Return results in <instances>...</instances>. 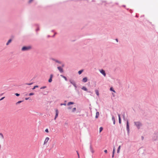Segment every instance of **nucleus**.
<instances>
[{"mask_svg":"<svg viewBox=\"0 0 158 158\" xmlns=\"http://www.w3.org/2000/svg\"><path fill=\"white\" fill-rule=\"evenodd\" d=\"M112 120L113 121V124H115V117H114V116L112 115Z\"/></svg>","mask_w":158,"mask_h":158,"instance_id":"14","label":"nucleus"},{"mask_svg":"<svg viewBox=\"0 0 158 158\" xmlns=\"http://www.w3.org/2000/svg\"><path fill=\"white\" fill-rule=\"evenodd\" d=\"M11 41H12V40L11 39L9 40L8 41L6 44V45H8L9 44L11 43Z\"/></svg>","mask_w":158,"mask_h":158,"instance_id":"19","label":"nucleus"},{"mask_svg":"<svg viewBox=\"0 0 158 158\" xmlns=\"http://www.w3.org/2000/svg\"><path fill=\"white\" fill-rule=\"evenodd\" d=\"M118 120H119V123H121V119L120 117V115L119 114H118Z\"/></svg>","mask_w":158,"mask_h":158,"instance_id":"20","label":"nucleus"},{"mask_svg":"<svg viewBox=\"0 0 158 158\" xmlns=\"http://www.w3.org/2000/svg\"><path fill=\"white\" fill-rule=\"evenodd\" d=\"M120 148H121V146L119 145L118 146V148L117 149V152L118 153H119L120 152Z\"/></svg>","mask_w":158,"mask_h":158,"instance_id":"18","label":"nucleus"},{"mask_svg":"<svg viewBox=\"0 0 158 158\" xmlns=\"http://www.w3.org/2000/svg\"><path fill=\"white\" fill-rule=\"evenodd\" d=\"M57 69L60 73H63V69L60 66L57 67Z\"/></svg>","mask_w":158,"mask_h":158,"instance_id":"7","label":"nucleus"},{"mask_svg":"<svg viewBox=\"0 0 158 158\" xmlns=\"http://www.w3.org/2000/svg\"><path fill=\"white\" fill-rule=\"evenodd\" d=\"M39 87L38 85L35 86L34 87L32 88V89H34L36 88H37Z\"/></svg>","mask_w":158,"mask_h":158,"instance_id":"30","label":"nucleus"},{"mask_svg":"<svg viewBox=\"0 0 158 158\" xmlns=\"http://www.w3.org/2000/svg\"><path fill=\"white\" fill-rule=\"evenodd\" d=\"M99 115V112H97L96 113V115L95 116V118H98Z\"/></svg>","mask_w":158,"mask_h":158,"instance_id":"21","label":"nucleus"},{"mask_svg":"<svg viewBox=\"0 0 158 158\" xmlns=\"http://www.w3.org/2000/svg\"><path fill=\"white\" fill-rule=\"evenodd\" d=\"M95 93H96V94H97V95L98 96H99V92H98V90H95Z\"/></svg>","mask_w":158,"mask_h":158,"instance_id":"24","label":"nucleus"},{"mask_svg":"<svg viewBox=\"0 0 158 158\" xmlns=\"http://www.w3.org/2000/svg\"><path fill=\"white\" fill-rule=\"evenodd\" d=\"M123 119H125V118H124V116L123 117Z\"/></svg>","mask_w":158,"mask_h":158,"instance_id":"50","label":"nucleus"},{"mask_svg":"<svg viewBox=\"0 0 158 158\" xmlns=\"http://www.w3.org/2000/svg\"><path fill=\"white\" fill-rule=\"evenodd\" d=\"M115 152V147L114 146L113 147V152H112V158L114 157V155Z\"/></svg>","mask_w":158,"mask_h":158,"instance_id":"13","label":"nucleus"},{"mask_svg":"<svg viewBox=\"0 0 158 158\" xmlns=\"http://www.w3.org/2000/svg\"><path fill=\"white\" fill-rule=\"evenodd\" d=\"M73 85L74 86V87L75 88V90L77 92V93H79V92L78 90L77 89V86H76V83Z\"/></svg>","mask_w":158,"mask_h":158,"instance_id":"16","label":"nucleus"},{"mask_svg":"<svg viewBox=\"0 0 158 158\" xmlns=\"http://www.w3.org/2000/svg\"><path fill=\"white\" fill-rule=\"evenodd\" d=\"M46 88V86H44L43 87H41L40 88V89H44Z\"/></svg>","mask_w":158,"mask_h":158,"instance_id":"31","label":"nucleus"},{"mask_svg":"<svg viewBox=\"0 0 158 158\" xmlns=\"http://www.w3.org/2000/svg\"><path fill=\"white\" fill-rule=\"evenodd\" d=\"M52 60H53V61H55V62H56L57 63H59V64H61V61H59L58 60H56V59H53H53H52Z\"/></svg>","mask_w":158,"mask_h":158,"instance_id":"11","label":"nucleus"},{"mask_svg":"<svg viewBox=\"0 0 158 158\" xmlns=\"http://www.w3.org/2000/svg\"><path fill=\"white\" fill-rule=\"evenodd\" d=\"M15 94L17 96H19L20 94L18 93H16Z\"/></svg>","mask_w":158,"mask_h":158,"instance_id":"35","label":"nucleus"},{"mask_svg":"<svg viewBox=\"0 0 158 158\" xmlns=\"http://www.w3.org/2000/svg\"><path fill=\"white\" fill-rule=\"evenodd\" d=\"M76 109L75 107L73 108L72 109V112H74L76 111Z\"/></svg>","mask_w":158,"mask_h":158,"instance_id":"27","label":"nucleus"},{"mask_svg":"<svg viewBox=\"0 0 158 158\" xmlns=\"http://www.w3.org/2000/svg\"><path fill=\"white\" fill-rule=\"evenodd\" d=\"M126 129L128 133H129L130 130L129 128V123L128 120H127L126 123Z\"/></svg>","mask_w":158,"mask_h":158,"instance_id":"4","label":"nucleus"},{"mask_svg":"<svg viewBox=\"0 0 158 158\" xmlns=\"http://www.w3.org/2000/svg\"><path fill=\"white\" fill-rule=\"evenodd\" d=\"M104 152L105 153H107V150H105L104 151Z\"/></svg>","mask_w":158,"mask_h":158,"instance_id":"44","label":"nucleus"},{"mask_svg":"<svg viewBox=\"0 0 158 158\" xmlns=\"http://www.w3.org/2000/svg\"><path fill=\"white\" fill-rule=\"evenodd\" d=\"M4 98H5V97H3L1 99H0V101L2 100L3 99H4Z\"/></svg>","mask_w":158,"mask_h":158,"instance_id":"42","label":"nucleus"},{"mask_svg":"<svg viewBox=\"0 0 158 158\" xmlns=\"http://www.w3.org/2000/svg\"><path fill=\"white\" fill-rule=\"evenodd\" d=\"M89 149L90 152L92 153H93L94 152V151L93 149V148L92 147L91 143H90V146H89Z\"/></svg>","mask_w":158,"mask_h":158,"instance_id":"5","label":"nucleus"},{"mask_svg":"<svg viewBox=\"0 0 158 158\" xmlns=\"http://www.w3.org/2000/svg\"><path fill=\"white\" fill-rule=\"evenodd\" d=\"M3 94H1L0 95V96H2Z\"/></svg>","mask_w":158,"mask_h":158,"instance_id":"47","label":"nucleus"},{"mask_svg":"<svg viewBox=\"0 0 158 158\" xmlns=\"http://www.w3.org/2000/svg\"><path fill=\"white\" fill-rule=\"evenodd\" d=\"M103 130V128L102 127H101L100 128H99V132H101L102 130Z\"/></svg>","mask_w":158,"mask_h":158,"instance_id":"28","label":"nucleus"},{"mask_svg":"<svg viewBox=\"0 0 158 158\" xmlns=\"http://www.w3.org/2000/svg\"><path fill=\"white\" fill-rule=\"evenodd\" d=\"M87 81V79L86 77H85L82 80V81L84 83L86 82Z\"/></svg>","mask_w":158,"mask_h":158,"instance_id":"12","label":"nucleus"},{"mask_svg":"<svg viewBox=\"0 0 158 158\" xmlns=\"http://www.w3.org/2000/svg\"><path fill=\"white\" fill-rule=\"evenodd\" d=\"M77 153L78 156V158H80V156H79V153H78V152L77 151Z\"/></svg>","mask_w":158,"mask_h":158,"instance_id":"37","label":"nucleus"},{"mask_svg":"<svg viewBox=\"0 0 158 158\" xmlns=\"http://www.w3.org/2000/svg\"><path fill=\"white\" fill-rule=\"evenodd\" d=\"M123 7H125V5H123Z\"/></svg>","mask_w":158,"mask_h":158,"instance_id":"49","label":"nucleus"},{"mask_svg":"<svg viewBox=\"0 0 158 158\" xmlns=\"http://www.w3.org/2000/svg\"><path fill=\"white\" fill-rule=\"evenodd\" d=\"M69 82L73 85L74 84L76 83L73 80H70Z\"/></svg>","mask_w":158,"mask_h":158,"instance_id":"17","label":"nucleus"},{"mask_svg":"<svg viewBox=\"0 0 158 158\" xmlns=\"http://www.w3.org/2000/svg\"><path fill=\"white\" fill-rule=\"evenodd\" d=\"M99 71L101 73H102L104 77L106 76V73L105 71L103 69H101L99 70Z\"/></svg>","mask_w":158,"mask_h":158,"instance_id":"6","label":"nucleus"},{"mask_svg":"<svg viewBox=\"0 0 158 158\" xmlns=\"http://www.w3.org/2000/svg\"><path fill=\"white\" fill-rule=\"evenodd\" d=\"M74 102H69L67 103V105L69 106L70 105L74 104Z\"/></svg>","mask_w":158,"mask_h":158,"instance_id":"23","label":"nucleus"},{"mask_svg":"<svg viewBox=\"0 0 158 158\" xmlns=\"http://www.w3.org/2000/svg\"><path fill=\"white\" fill-rule=\"evenodd\" d=\"M53 77V74H51L50 75V78H49V79L48 80V82L50 83L52 82V78Z\"/></svg>","mask_w":158,"mask_h":158,"instance_id":"9","label":"nucleus"},{"mask_svg":"<svg viewBox=\"0 0 158 158\" xmlns=\"http://www.w3.org/2000/svg\"><path fill=\"white\" fill-rule=\"evenodd\" d=\"M112 94L113 96V97H114L115 96V94H114V93H112Z\"/></svg>","mask_w":158,"mask_h":158,"instance_id":"43","label":"nucleus"},{"mask_svg":"<svg viewBox=\"0 0 158 158\" xmlns=\"http://www.w3.org/2000/svg\"><path fill=\"white\" fill-rule=\"evenodd\" d=\"M87 92H89V93H90V91H88Z\"/></svg>","mask_w":158,"mask_h":158,"instance_id":"48","label":"nucleus"},{"mask_svg":"<svg viewBox=\"0 0 158 158\" xmlns=\"http://www.w3.org/2000/svg\"><path fill=\"white\" fill-rule=\"evenodd\" d=\"M62 105L66 106V104L65 103H61L60 104V106H62Z\"/></svg>","mask_w":158,"mask_h":158,"instance_id":"34","label":"nucleus"},{"mask_svg":"<svg viewBox=\"0 0 158 158\" xmlns=\"http://www.w3.org/2000/svg\"><path fill=\"white\" fill-rule=\"evenodd\" d=\"M83 70H81L78 71V73L79 74H81L83 72Z\"/></svg>","mask_w":158,"mask_h":158,"instance_id":"26","label":"nucleus"},{"mask_svg":"<svg viewBox=\"0 0 158 158\" xmlns=\"http://www.w3.org/2000/svg\"><path fill=\"white\" fill-rule=\"evenodd\" d=\"M29 98H25V100H27L29 99Z\"/></svg>","mask_w":158,"mask_h":158,"instance_id":"45","label":"nucleus"},{"mask_svg":"<svg viewBox=\"0 0 158 158\" xmlns=\"http://www.w3.org/2000/svg\"><path fill=\"white\" fill-rule=\"evenodd\" d=\"M39 30H40L39 28V27H38L36 30V31H39Z\"/></svg>","mask_w":158,"mask_h":158,"instance_id":"38","label":"nucleus"},{"mask_svg":"<svg viewBox=\"0 0 158 158\" xmlns=\"http://www.w3.org/2000/svg\"><path fill=\"white\" fill-rule=\"evenodd\" d=\"M45 131L47 132H48V129H46L45 130Z\"/></svg>","mask_w":158,"mask_h":158,"instance_id":"40","label":"nucleus"},{"mask_svg":"<svg viewBox=\"0 0 158 158\" xmlns=\"http://www.w3.org/2000/svg\"><path fill=\"white\" fill-rule=\"evenodd\" d=\"M64 64H62V67H64Z\"/></svg>","mask_w":158,"mask_h":158,"instance_id":"46","label":"nucleus"},{"mask_svg":"<svg viewBox=\"0 0 158 158\" xmlns=\"http://www.w3.org/2000/svg\"><path fill=\"white\" fill-rule=\"evenodd\" d=\"M54 36H55V35H53V37H54Z\"/></svg>","mask_w":158,"mask_h":158,"instance_id":"52","label":"nucleus"},{"mask_svg":"<svg viewBox=\"0 0 158 158\" xmlns=\"http://www.w3.org/2000/svg\"><path fill=\"white\" fill-rule=\"evenodd\" d=\"M158 139V132H155L153 135L152 137V139L153 141H156Z\"/></svg>","mask_w":158,"mask_h":158,"instance_id":"2","label":"nucleus"},{"mask_svg":"<svg viewBox=\"0 0 158 158\" xmlns=\"http://www.w3.org/2000/svg\"><path fill=\"white\" fill-rule=\"evenodd\" d=\"M71 108H72V107H71V106H69V107L67 108V109H69V110H70V109H71Z\"/></svg>","mask_w":158,"mask_h":158,"instance_id":"39","label":"nucleus"},{"mask_svg":"<svg viewBox=\"0 0 158 158\" xmlns=\"http://www.w3.org/2000/svg\"><path fill=\"white\" fill-rule=\"evenodd\" d=\"M33 1V0H29V3H31L32 1Z\"/></svg>","mask_w":158,"mask_h":158,"instance_id":"41","label":"nucleus"},{"mask_svg":"<svg viewBox=\"0 0 158 158\" xmlns=\"http://www.w3.org/2000/svg\"><path fill=\"white\" fill-rule=\"evenodd\" d=\"M32 84V83H27L26 85H31Z\"/></svg>","mask_w":158,"mask_h":158,"instance_id":"36","label":"nucleus"},{"mask_svg":"<svg viewBox=\"0 0 158 158\" xmlns=\"http://www.w3.org/2000/svg\"><path fill=\"white\" fill-rule=\"evenodd\" d=\"M0 135L1 136V138L2 139H3L4 138V137H3V135L2 133H0Z\"/></svg>","mask_w":158,"mask_h":158,"instance_id":"29","label":"nucleus"},{"mask_svg":"<svg viewBox=\"0 0 158 158\" xmlns=\"http://www.w3.org/2000/svg\"><path fill=\"white\" fill-rule=\"evenodd\" d=\"M49 138H48V137H47L46 138L45 140L44 141V144L48 142V141L49 140Z\"/></svg>","mask_w":158,"mask_h":158,"instance_id":"10","label":"nucleus"},{"mask_svg":"<svg viewBox=\"0 0 158 158\" xmlns=\"http://www.w3.org/2000/svg\"><path fill=\"white\" fill-rule=\"evenodd\" d=\"M116 41H118V40H117V39H116Z\"/></svg>","mask_w":158,"mask_h":158,"instance_id":"51","label":"nucleus"},{"mask_svg":"<svg viewBox=\"0 0 158 158\" xmlns=\"http://www.w3.org/2000/svg\"><path fill=\"white\" fill-rule=\"evenodd\" d=\"M23 102V101H19L17 103H16V104H19L20 103H21V102Z\"/></svg>","mask_w":158,"mask_h":158,"instance_id":"32","label":"nucleus"},{"mask_svg":"<svg viewBox=\"0 0 158 158\" xmlns=\"http://www.w3.org/2000/svg\"><path fill=\"white\" fill-rule=\"evenodd\" d=\"M81 89L85 91H87L88 90L87 88L84 86H83L81 88Z\"/></svg>","mask_w":158,"mask_h":158,"instance_id":"15","label":"nucleus"},{"mask_svg":"<svg viewBox=\"0 0 158 158\" xmlns=\"http://www.w3.org/2000/svg\"><path fill=\"white\" fill-rule=\"evenodd\" d=\"M134 123L135 126L138 130L140 129L141 127L143 126V124L140 121H135Z\"/></svg>","mask_w":158,"mask_h":158,"instance_id":"1","label":"nucleus"},{"mask_svg":"<svg viewBox=\"0 0 158 158\" xmlns=\"http://www.w3.org/2000/svg\"><path fill=\"white\" fill-rule=\"evenodd\" d=\"M110 90L111 91H112L114 93H115V91L113 89V87H111L110 88Z\"/></svg>","mask_w":158,"mask_h":158,"instance_id":"25","label":"nucleus"},{"mask_svg":"<svg viewBox=\"0 0 158 158\" xmlns=\"http://www.w3.org/2000/svg\"><path fill=\"white\" fill-rule=\"evenodd\" d=\"M31 48V46H24L21 49V50L22 51H25L29 50Z\"/></svg>","mask_w":158,"mask_h":158,"instance_id":"3","label":"nucleus"},{"mask_svg":"<svg viewBox=\"0 0 158 158\" xmlns=\"http://www.w3.org/2000/svg\"><path fill=\"white\" fill-rule=\"evenodd\" d=\"M34 93H30L29 94V96H31V95H34Z\"/></svg>","mask_w":158,"mask_h":158,"instance_id":"33","label":"nucleus"},{"mask_svg":"<svg viewBox=\"0 0 158 158\" xmlns=\"http://www.w3.org/2000/svg\"><path fill=\"white\" fill-rule=\"evenodd\" d=\"M55 111H56V115L55 116V117L54 118L55 120L56 119V118H57V116H58V113H59V112H58V111L57 109H56L55 110Z\"/></svg>","mask_w":158,"mask_h":158,"instance_id":"8","label":"nucleus"},{"mask_svg":"<svg viewBox=\"0 0 158 158\" xmlns=\"http://www.w3.org/2000/svg\"><path fill=\"white\" fill-rule=\"evenodd\" d=\"M60 76L61 77H62L66 81H67V78H66V77L65 76H63L62 75H60Z\"/></svg>","mask_w":158,"mask_h":158,"instance_id":"22","label":"nucleus"}]
</instances>
